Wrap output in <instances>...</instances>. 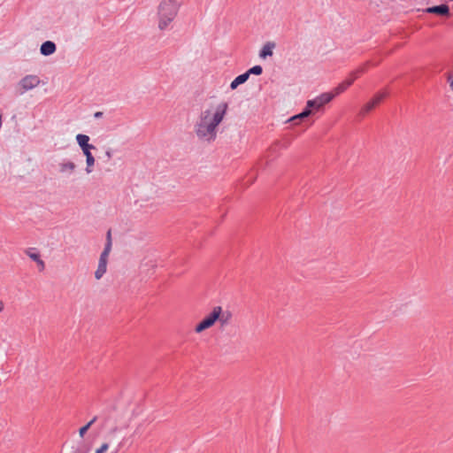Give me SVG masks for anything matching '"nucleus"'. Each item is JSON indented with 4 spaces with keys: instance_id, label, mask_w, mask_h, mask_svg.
<instances>
[{
    "instance_id": "f257e3e1",
    "label": "nucleus",
    "mask_w": 453,
    "mask_h": 453,
    "mask_svg": "<svg viewBox=\"0 0 453 453\" xmlns=\"http://www.w3.org/2000/svg\"><path fill=\"white\" fill-rule=\"evenodd\" d=\"M228 109L226 102L219 104L213 114L210 110L201 112L198 121L195 125V132L199 139L212 142L217 136V127L223 120Z\"/></svg>"
},
{
    "instance_id": "f03ea898",
    "label": "nucleus",
    "mask_w": 453,
    "mask_h": 453,
    "mask_svg": "<svg viewBox=\"0 0 453 453\" xmlns=\"http://www.w3.org/2000/svg\"><path fill=\"white\" fill-rule=\"evenodd\" d=\"M180 7L177 0H163L157 8L158 28L165 30L176 17Z\"/></svg>"
},
{
    "instance_id": "7ed1b4c3",
    "label": "nucleus",
    "mask_w": 453,
    "mask_h": 453,
    "mask_svg": "<svg viewBox=\"0 0 453 453\" xmlns=\"http://www.w3.org/2000/svg\"><path fill=\"white\" fill-rule=\"evenodd\" d=\"M219 306L213 307L210 314H208L201 322H199L196 327L195 332L199 334L203 331L211 327L219 318Z\"/></svg>"
},
{
    "instance_id": "20e7f679",
    "label": "nucleus",
    "mask_w": 453,
    "mask_h": 453,
    "mask_svg": "<svg viewBox=\"0 0 453 453\" xmlns=\"http://www.w3.org/2000/svg\"><path fill=\"white\" fill-rule=\"evenodd\" d=\"M335 94L333 93H322L314 99L308 100L306 104H308V107H310L312 111L315 112L320 111L324 105L331 102Z\"/></svg>"
},
{
    "instance_id": "39448f33",
    "label": "nucleus",
    "mask_w": 453,
    "mask_h": 453,
    "mask_svg": "<svg viewBox=\"0 0 453 453\" xmlns=\"http://www.w3.org/2000/svg\"><path fill=\"white\" fill-rule=\"evenodd\" d=\"M363 72H364V67H360V68L357 69L356 71L352 72L350 73V77L349 79H347L346 81H342V83H340L334 89V91L332 93L335 94V96H336L337 95H340L341 93L345 91L354 82V81L357 78L358 74L362 73Z\"/></svg>"
},
{
    "instance_id": "423d86ee",
    "label": "nucleus",
    "mask_w": 453,
    "mask_h": 453,
    "mask_svg": "<svg viewBox=\"0 0 453 453\" xmlns=\"http://www.w3.org/2000/svg\"><path fill=\"white\" fill-rule=\"evenodd\" d=\"M40 83V79L36 75H27L22 78L19 83L21 88L20 94L25 93L27 90H30L35 87H37Z\"/></svg>"
},
{
    "instance_id": "0eeeda50",
    "label": "nucleus",
    "mask_w": 453,
    "mask_h": 453,
    "mask_svg": "<svg viewBox=\"0 0 453 453\" xmlns=\"http://www.w3.org/2000/svg\"><path fill=\"white\" fill-rule=\"evenodd\" d=\"M386 96L385 93H378L374 96V97L365 104L362 109L360 110L359 114L361 116H365L369 111H371L376 105H378Z\"/></svg>"
},
{
    "instance_id": "6e6552de",
    "label": "nucleus",
    "mask_w": 453,
    "mask_h": 453,
    "mask_svg": "<svg viewBox=\"0 0 453 453\" xmlns=\"http://www.w3.org/2000/svg\"><path fill=\"white\" fill-rule=\"evenodd\" d=\"M424 12L426 13L436 14L439 16H449V8L445 4L427 7L426 9H425Z\"/></svg>"
},
{
    "instance_id": "1a4fd4ad",
    "label": "nucleus",
    "mask_w": 453,
    "mask_h": 453,
    "mask_svg": "<svg viewBox=\"0 0 453 453\" xmlns=\"http://www.w3.org/2000/svg\"><path fill=\"white\" fill-rule=\"evenodd\" d=\"M76 165L72 161L63 160L58 164V171L62 174L71 175L76 170Z\"/></svg>"
},
{
    "instance_id": "9d476101",
    "label": "nucleus",
    "mask_w": 453,
    "mask_h": 453,
    "mask_svg": "<svg viewBox=\"0 0 453 453\" xmlns=\"http://www.w3.org/2000/svg\"><path fill=\"white\" fill-rule=\"evenodd\" d=\"M57 50L56 43L52 41H46L42 43L40 47V53L42 56L48 57L54 54Z\"/></svg>"
},
{
    "instance_id": "9b49d317",
    "label": "nucleus",
    "mask_w": 453,
    "mask_h": 453,
    "mask_svg": "<svg viewBox=\"0 0 453 453\" xmlns=\"http://www.w3.org/2000/svg\"><path fill=\"white\" fill-rule=\"evenodd\" d=\"M108 257L100 255L97 269L95 272V277L96 280H100L107 270Z\"/></svg>"
},
{
    "instance_id": "f8f14e48",
    "label": "nucleus",
    "mask_w": 453,
    "mask_h": 453,
    "mask_svg": "<svg viewBox=\"0 0 453 453\" xmlns=\"http://www.w3.org/2000/svg\"><path fill=\"white\" fill-rule=\"evenodd\" d=\"M219 318L217 321L219 322L220 328H225L226 326L229 325L231 319H232V312L229 311H223L222 307L219 306Z\"/></svg>"
},
{
    "instance_id": "ddd939ff",
    "label": "nucleus",
    "mask_w": 453,
    "mask_h": 453,
    "mask_svg": "<svg viewBox=\"0 0 453 453\" xmlns=\"http://www.w3.org/2000/svg\"><path fill=\"white\" fill-rule=\"evenodd\" d=\"M76 141L82 151H85V150H87L88 149H96L94 145L88 143L89 137L87 134H77Z\"/></svg>"
},
{
    "instance_id": "4468645a",
    "label": "nucleus",
    "mask_w": 453,
    "mask_h": 453,
    "mask_svg": "<svg viewBox=\"0 0 453 453\" xmlns=\"http://www.w3.org/2000/svg\"><path fill=\"white\" fill-rule=\"evenodd\" d=\"M275 47V43L272 42H266L263 48L261 49L259 52V57L261 58H266L267 57L273 56V50Z\"/></svg>"
},
{
    "instance_id": "2eb2a0df",
    "label": "nucleus",
    "mask_w": 453,
    "mask_h": 453,
    "mask_svg": "<svg viewBox=\"0 0 453 453\" xmlns=\"http://www.w3.org/2000/svg\"><path fill=\"white\" fill-rule=\"evenodd\" d=\"M91 150L92 149H88L87 150H85V151H82L84 156L86 157V164H87L86 173H92V171H93L92 166L95 165V157L91 153Z\"/></svg>"
},
{
    "instance_id": "dca6fc26",
    "label": "nucleus",
    "mask_w": 453,
    "mask_h": 453,
    "mask_svg": "<svg viewBox=\"0 0 453 453\" xmlns=\"http://www.w3.org/2000/svg\"><path fill=\"white\" fill-rule=\"evenodd\" d=\"M312 113H313L312 110L310 107H308V104H306V107L303 110V111L297 115L291 117L288 121L296 124L298 119L307 118L308 116L311 115Z\"/></svg>"
},
{
    "instance_id": "f3484780",
    "label": "nucleus",
    "mask_w": 453,
    "mask_h": 453,
    "mask_svg": "<svg viewBox=\"0 0 453 453\" xmlns=\"http://www.w3.org/2000/svg\"><path fill=\"white\" fill-rule=\"evenodd\" d=\"M35 249L34 248H29L27 250H26L25 253L35 262H36L37 264H42V270H44L45 268V264L44 262L41 259V257L38 253H35L34 252Z\"/></svg>"
},
{
    "instance_id": "a211bd4d",
    "label": "nucleus",
    "mask_w": 453,
    "mask_h": 453,
    "mask_svg": "<svg viewBox=\"0 0 453 453\" xmlns=\"http://www.w3.org/2000/svg\"><path fill=\"white\" fill-rule=\"evenodd\" d=\"M97 417L95 416L89 422H88L85 426H81L79 429V435L81 438H83L88 430L91 427V426L96 421Z\"/></svg>"
},
{
    "instance_id": "6ab92c4d",
    "label": "nucleus",
    "mask_w": 453,
    "mask_h": 453,
    "mask_svg": "<svg viewBox=\"0 0 453 453\" xmlns=\"http://www.w3.org/2000/svg\"><path fill=\"white\" fill-rule=\"evenodd\" d=\"M246 73L249 77L251 74L260 75L263 73V68L261 65H254L251 68H250Z\"/></svg>"
},
{
    "instance_id": "aec40b11",
    "label": "nucleus",
    "mask_w": 453,
    "mask_h": 453,
    "mask_svg": "<svg viewBox=\"0 0 453 453\" xmlns=\"http://www.w3.org/2000/svg\"><path fill=\"white\" fill-rule=\"evenodd\" d=\"M248 79H249V76H248L246 72L242 73V74H240V75H238L235 78V80L237 81V82H239L240 85L243 84L244 82H246L248 81Z\"/></svg>"
},
{
    "instance_id": "412c9836",
    "label": "nucleus",
    "mask_w": 453,
    "mask_h": 453,
    "mask_svg": "<svg viewBox=\"0 0 453 453\" xmlns=\"http://www.w3.org/2000/svg\"><path fill=\"white\" fill-rule=\"evenodd\" d=\"M111 250V243L106 242L104 249L103 252L101 253V255H103L104 257H109Z\"/></svg>"
},
{
    "instance_id": "4be33fe9",
    "label": "nucleus",
    "mask_w": 453,
    "mask_h": 453,
    "mask_svg": "<svg viewBox=\"0 0 453 453\" xmlns=\"http://www.w3.org/2000/svg\"><path fill=\"white\" fill-rule=\"evenodd\" d=\"M109 449L108 443H103L99 449L96 450V453H105Z\"/></svg>"
},
{
    "instance_id": "5701e85b",
    "label": "nucleus",
    "mask_w": 453,
    "mask_h": 453,
    "mask_svg": "<svg viewBox=\"0 0 453 453\" xmlns=\"http://www.w3.org/2000/svg\"><path fill=\"white\" fill-rule=\"evenodd\" d=\"M239 82H237V81L234 79L231 83H230V88L231 89H235L237 88V87L239 86Z\"/></svg>"
},
{
    "instance_id": "b1692460",
    "label": "nucleus",
    "mask_w": 453,
    "mask_h": 453,
    "mask_svg": "<svg viewBox=\"0 0 453 453\" xmlns=\"http://www.w3.org/2000/svg\"><path fill=\"white\" fill-rule=\"evenodd\" d=\"M239 82H237V81L234 79L231 83H230V88L231 89H235L237 88V87L239 86Z\"/></svg>"
},
{
    "instance_id": "393cba45",
    "label": "nucleus",
    "mask_w": 453,
    "mask_h": 453,
    "mask_svg": "<svg viewBox=\"0 0 453 453\" xmlns=\"http://www.w3.org/2000/svg\"><path fill=\"white\" fill-rule=\"evenodd\" d=\"M105 157H107V160H110L112 157L111 150L109 149L105 151Z\"/></svg>"
},
{
    "instance_id": "a878e982",
    "label": "nucleus",
    "mask_w": 453,
    "mask_h": 453,
    "mask_svg": "<svg viewBox=\"0 0 453 453\" xmlns=\"http://www.w3.org/2000/svg\"><path fill=\"white\" fill-rule=\"evenodd\" d=\"M280 142H276L271 148H270V150L271 151H275L276 150V148L277 147H280Z\"/></svg>"
},
{
    "instance_id": "bb28decb",
    "label": "nucleus",
    "mask_w": 453,
    "mask_h": 453,
    "mask_svg": "<svg viewBox=\"0 0 453 453\" xmlns=\"http://www.w3.org/2000/svg\"><path fill=\"white\" fill-rule=\"evenodd\" d=\"M106 242L111 243V230H109V231L107 232V234H106Z\"/></svg>"
},
{
    "instance_id": "cd10ccee",
    "label": "nucleus",
    "mask_w": 453,
    "mask_h": 453,
    "mask_svg": "<svg viewBox=\"0 0 453 453\" xmlns=\"http://www.w3.org/2000/svg\"><path fill=\"white\" fill-rule=\"evenodd\" d=\"M94 117L96 119H100L103 117V112L102 111H96L95 114H94Z\"/></svg>"
},
{
    "instance_id": "c85d7f7f",
    "label": "nucleus",
    "mask_w": 453,
    "mask_h": 453,
    "mask_svg": "<svg viewBox=\"0 0 453 453\" xmlns=\"http://www.w3.org/2000/svg\"><path fill=\"white\" fill-rule=\"evenodd\" d=\"M4 309V303L3 301L0 300V312H2Z\"/></svg>"
},
{
    "instance_id": "c756f323",
    "label": "nucleus",
    "mask_w": 453,
    "mask_h": 453,
    "mask_svg": "<svg viewBox=\"0 0 453 453\" xmlns=\"http://www.w3.org/2000/svg\"><path fill=\"white\" fill-rule=\"evenodd\" d=\"M73 453H86V452H83L81 449H76Z\"/></svg>"
},
{
    "instance_id": "7c9ffc66",
    "label": "nucleus",
    "mask_w": 453,
    "mask_h": 453,
    "mask_svg": "<svg viewBox=\"0 0 453 453\" xmlns=\"http://www.w3.org/2000/svg\"><path fill=\"white\" fill-rule=\"evenodd\" d=\"M450 88L453 90V81L450 82Z\"/></svg>"
},
{
    "instance_id": "2f4dec72",
    "label": "nucleus",
    "mask_w": 453,
    "mask_h": 453,
    "mask_svg": "<svg viewBox=\"0 0 453 453\" xmlns=\"http://www.w3.org/2000/svg\"><path fill=\"white\" fill-rule=\"evenodd\" d=\"M37 265H38V266H40V270L42 271V264H37Z\"/></svg>"
}]
</instances>
